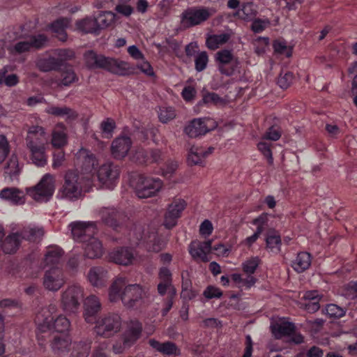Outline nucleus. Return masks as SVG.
Masks as SVG:
<instances>
[{
    "instance_id": "obj_1",
    "label": "nucleus",
    "mask_w": 357,
    "mask_h": 357,
    "mask_svg": "<svg viewBox=\"0 0 357 357\" xmlns=\"http://www.w3.org/2000/svg\"><path fill=\"white\" fill-rule=\"evenodd\" d=\"M73 239L82 243L86 257L90 259L99 258L103 253L100 241L94 234L98 228L96 222L75 221L69 225Z\"/></svg>"
},
{
    "instance_id": "obj_2",
    "label": "nucleus",
    "mask_w": 357,
    "mask_h": 357,
    "mask_svg": "<svg viewBox=\"0 0 357 357\" xmlns=\"http://www.w3.org/2000/svg\"><path fill=\"white\" fill-rule=\"evenodd\" d=\"M126 282L125 278H116L109 287V299L112 302L121 300L126 307L137 309L144 302V290L137 284L126 286Z\"/></svg>"
},
{
    "instance_id": "obj_3",
    "label": "nucleus",
    "mask_w": 357,
    "mask_h": 357,
    "mask_svg": "<svg viewBox=\"0 0 357 357\" xmlns=\"http://www.w3.org/2000/svg\"><path fill=\"white\" fill-rule=\"evenodd\" d=\"M63 250L57 245H52L47 248L43 263L45 266L51 268L46 271L43 284L50 291L59 290L64 284V275L62 268Z\"/></svg>"
},
{
    "instance_id": "obj_4",
    "label": "nucleus",
    "mask_w": 357,
    "mask_h": 357,
    "mask_svg": "<svg viewBox=\"0 0 357 357\" xmlns=\"http://www.w3.org/2000/svg\"><path fill=\"white\" fill-rule=\"evenodd\" d=\"M54 308V307L50 305L48 309L43 308L36 315L35 322L37 325L36 337L38 344L41 346L46 342L43 334L51 330H54L58 333H68L70 326V321L61 314L54 318L51 312Z\"/></svg>"
},
{
    "instance_id": "obj_5",
    "label": "nucleus",
    "mask_w": 357,
    "mask_h": 357,
    "mask_svg": "<svg viewBox=\"0 0 357 357\" xmlns=\"http://www.w3.org/2000/svg\"><path fill=\"white\" fill-rule=\"evenodd\" d=\"M130 159L139 165L156 164L165 176H171L177 168L175 161L169 160L165 162L164 155L158 149H144L141 146L137 147L132 151Z\"/></svg>"
},
{
    "instance_id": "obj_6",
    "label": "nucleus",
    "mask_w": 357,
    "mask_h": 357,
    "mask_svg": "<svg viewBox=\"0 0 357 357\" xmlns=\"http://www.w3.org/2000/svg\"><path fill=\"white\" fill-rule=\"evenodd\" d=\"M26 143L32 162L37 167H45L47 163L45 153L47 139L45 129L38 126H31L28 131Z\"/></svg>"
},
{
    "instance_id": "obj_7",
    "label": "nucleus",
    "mask_w": 357,
    "mask_h": 357,
    "mask_svg": "<svg viewBox=\"0 0 357 357\" xmlns=\"http://www.w3.org/2000/svg\"><path fill=\"white\" fill-rule=\"evenodd\" d=\"M100 217L102 222L112 228L114 231H121L128 236L129 240H131L133 236L137 241H140L143 238V233L139 229L137 231V227L135 228L129 227L130 220L127 218L125 213L116 208H103L100 211Z\"/></svg>"
},
{
    "instance_id": "obj_8",
    "label": "nucleus",
    "mask_w": 357,
    "mask_h": 357,
    "mask_svg": "<svg viewBox=\"0 0 357 357\" xmlns=\"http://www.w3.org/2000/svg\"><path fill=\"white\" fill-rule=\"evenodd\" d=\"M84 57L89 68H101L120 76L130 73V68L128 62L98 54L93 50L86 51Z\"/></svg>"
},
{
    "instance_id": "obj_9",
    "label": "nucleus",
    "mask_w": 357,
    "mask_h": 357,
    "mask_svg": "<svg viewBox=\"0 0 357 357\" xmlns=\"http://www.w3.org/2000/svg\"><path fill=\"white\" fill-rule=\"evenodd\" d=\"M136 195L140 199H146L156 195L162 189L163 183L159 178L139 175L130 181Z\"/></svg>"
},
{
    "instance_id": "obj_10",
    "label": "nucleus",
    "mask_w": 357,
    "mask_h": 357,
    "mask_svg": "<svg viewBox=\"0 0 357 357\" xmlns=\"http://www.w3.org/2000/svg\"><path fill=\"white\" fill-rule=\"evenodd\" d=\"M143 331L141 321L134 319L128 321L126 328L121 339L113 346V351L116 354H120L125 349L130 348L140 338Z\"/></svg>"
},
{
    "instance_id": "obj_11",
    "label": "nucleus",
    "mask_w": 357,
    "mask_h": 357,
    "mask_svg": "<svg viewBox=\"0 0 357 357\" xmlns=\"http://www.w3.org/2000/svg\"><path fill=\"white\" fill-rule=\"evenodd\" d=\"M212 15V10L208 7H189L181 14V26L182 28L187 29L201 25L206 22Z\"/></svg>"
},
{
    "instance_id": "obj_12",
    "label": "nucleus",
    "mask_w": 357,
    "mask_h": 357,
    "mask_svg": "<svg viewBox=\"0 0 357 357\" xmlns=\"http://www.w3.org/2000/svg\"><path fill=\"white\" fill-rule=\"evenodd\" d=\"M84 185H89L85 177L80 175L77 170H68L65 174L62 195L70 199H77Z\"/></svg>"
},
{
    "instance_id": "obj_13",
    "label": "nucleus",
    "mask_w": 357,
    "mask_h": 357,
    "mask_svg": "<svg viewBox=\"0 0 357 357\" xmlns=\"http://www.w3.org/2000/svg\"><path fill=\"white\" fill-rule=\"evenodd\" d=\"M96 321L95 333L103 337L112 336L121 327V318L116 313H109Z\"/></svg>"
},
{
    "instance_id": "obj_14",
    "label": "nucleus",
    "mask_w": 357,
    "mask_h": 357,
    "mask_svg": "<svg viewBox=\"0 0 357 357\" xmlns=\"http://www.w3.org/2000/svg\"><path fill=\"white\" fill-rule=\"evenodd\" d=\"M54 192V178L46 174L34 187L27 189V194L38 202L47 201Z\"/></svg>"
},
{
    "instance_id": "obj_15",
    "label": "nucleus",
    "mask_w": 357,
    "mask_h": 357,
    "mask_svg": "<svg viewBox=\"0 0 357 357\" xmlns=\"http://www.w3.org/2000/svg\"><path fill=\"white\" fill-rule=\"evenodd\" d=\"M76 162L80 166L82 176L85 177L87 184H91L98 165L95 155L87 150L82 149L77 157Z\"/></svg>"
},
{
    "instance_id": "obj_16",
    "label": "nucleus",
    "mask_w": 357,
    "mask_h": 357,
    "mask_svg": "<svg viewBox=\"0 0 357 357\" xmlns=\"http://www.w3.org/2000/svg\"><path fill=\"white\" fill-rule=\"evenodd\" d=\"M47 41V37L43 33L31 35L26 40L16 42L8 50L11 54L20 55L29 52L31 49L42 48Z\"/></svg>"
},
{
    "instance_id": "obj_17",
    "label": "nucleus",
    "mask_w": 357,
    "mask_h": 357,
    "mask_svg": "<svg viewBox=\"0 0 357 357\" xmlns=\"http://www.w3.org/2000/svg\"><path fill=\"white\" fill-rule=\"evenodd\" d=\"M186 206L185 200L176 197L168 204L164 217V225L167 229H172L177 225Z\"/></svg>"
},
{
    "instance_id": "obj_18",
    "label": "nucleus",
    "mask_w": 357,
    "mask_h": 357,
    "mask_svg": "<svg viewBox=\"0 0 357 357\" xmlns=\"http://www.w3.org/2000/svg\"><path fill=\"white\" fill-rule=\"evenodd\" d=\"M96 174L102 185L108 189H113L119 178L120 167L112 162H107L101 165Z\"/></svg>"
},
{
    "instance_id": "obj_19",
    "label": "nucleus",
    "mask_w": 357,
    "mask_h": 357,
    "mask_svg": "<svg viewBox=\"0 0 357 357\" xmlns=\"http://www.w3.org/2000/svg\"><path fill=\"white\" fill-rule=\"evenodd\" d=\"M84 296L83 289L78 285H72L62 294L61 304L66 311L75 312L80 305Z\"/></svg>"
},
{
    "instance_id": "obj_20",
    "label": "nucleus",
    "mask_w": 357,
    "mask_h": 357,
    "mask_svg": "<svg viewBox=\"0 0 357 357\" xmlns=\"http://www.w3.org/2000/svg\"><path fill=\"white\" fill-rule=\"evenodd\" d=\"M217 126L216 123L210 118L194 119L185 128V132L192 138L206 135Z\"/></svg>"
},
{
    "instance_id": "obj_21",
    "label": "nucleus",
    "mask_w": 357,
    "mask_h": 357,
    "mask_svg": "<svg viewBox=\"0 0 357 357\" xmlns=\"http://www.w3.org/2000/svg\"><path fill=\"white\" fill-rule=\"evenodd\" d=\"M215 59L221 74L231 76L234 73L236 59L231 50L223 49L218 51L215 54Z\"/></svg>"
},
{
    "instance_id": "obj_22",
    "label": "nucleus",
    "mask_w": 357,
    "mask_h": 357,
    "mask_svg": "<svg viewBox=\"0 0 357 357\" xmlns=\"http://www.w3.org/2000/svg\"><path fill=\"white\" fill-rule=\"evenodd\" d=\"M271 331L277 339L288 336L290 337L291 341L295 344H300L303 342V336L296 333L294 324L289 321L272 325Z\"/></svg>"
},
{
    "instance_id": "obj_23",
    "label": "nucleus",
    "mask_w": 357,
    "mask_h": 357,
    "mask_svg": "<svg viewBox=\"0 0 357 357\" xmlns=\"http://www.w3.org/2000/svg\"><path fill=\"white\" fill-rule=\"evenodd\" d=\"M212 241L211 240L199 241H192L188 246V252L192 259L207 262L209 261L208 255L211 250Z\"/></svg>"
},
{
    "instance_id": "obj_24",
    "label": "nucleus",
    "mask_w": 357,
    "mask_h": 357,
    "mask_svg": "<svg viewBox=\"0 0 357 357\" xmlns=\"http://www.w3.org/2000/svg\"><path fill=\"white\" fill-rule=\"evenodd\" d=\"M21 242L17 231L5 237L4 228L0 225V252L3 251L5 254H14L19 249Z\"/></svg>"
},
{
    "instance_id": "obj_25",
    "label": "nucleus",
    "mask_w": 357,
    "mask_h": 357,
    "mask_svg": "<svg viewBox=\"0 0 357 357\" xmlns=\"http://www.w3.org/2000/svg\"><path fill=\"white\" fill-rule=\"evenodd\" d=\"M136 252L130 247H117L109 253V259L115 264L128 266L136 260Z\"/></svg>"
},
{
    "instance_id": "obj_26",
    "label": "nucleus",
    "mask_w": 357,
    "mask_h": 357,
    "mask_svg": "<svg viewBox=\"0 0 357 357\" xmlns=\"http://www.w3.org/2000/svg\"><path fill=\"white\" fill-rule=\"evenodd\" d=\"M132 144L130 137L128 136L120 135L115 138L111 146L112 156L118 160L123 159L130 151Z\"/></svg>"
},
{
    "instance_id": "obj_27",
    "label": "nucleus",
    "mask_w": 357,
    "mask_h": 357,
    "mask_svg": "<svg viewBox=\"0 0 357 357\" xmlns=\"http://www.w3.org/2000/svg\"><path fill=\"white\" fill-rule=\"evenodd\" d=\"M264 236V241L267 251L273 255L280 254L282 245L280 231L271 227L266 231Z\"/></svg>"
},
{
    "instance_id": "obj_28",
    "label": "nucleus",
    "mask_w": 357,
    "mask_h": 357,
    "mask_svg": "<svg viewBox=\"0 0 357 357\" xmlns=\"http://www.w3.org/2000/svg\"><path fill=\"white\" fill-rule=\"evenodd\" d=\"M101 303L95 295H90L84 301V317L87 323H93L101 310Z\"/></svg>"
},
{
    "instance_id": "obj_29",
    "label": "nucleus",
    "mask_w": 357,
    "mask_h": 357,
    "mask_svg": "<svg viewBox=\"0 0 357 357\" xmlns=\"http://www.w3.org/2000/svg\"><path fill=\"white\" fill-rule=\"evenodd\" d=\"M87 278L93 286L101 287L106 284L109 279L108 271L104 267L94 266L90 268Z\"/></svg>"
},
{
    "instance_id": "obj_30",
    "label": "nucleus",
    "mask_w": 357,
    "mask_h": 357,
    "mask_svg": "<svg viewBox=\"0 0 357 357\" xmlns=\"http://www.w3.org/2000/svg\"><path fill=\"white\" fill-rule=\"evenodd\" d=\"M213 151L214 148L212 146H209L207 149L192 146L188 153V163L191 165H197L203 166L204 158L211 154Z\"/></svg>"
},
{
    "instance_id": "obj_31",
    "label": "nucleus",
    "mask_w": 357,
    "mask_h": 357,
    "mask_svg": "<svg viewBox=\"0 0 357 357\" xmlns=\"http://www.w3.org/2000/svg\"><path fill=\"white\" fill-rule=\"evenodd\" d=\"M149 344L154 350L160 352L162 355H180V349L176 344L171 341L160 342L155 339H150Z\"/></svg>"
},
{
    "instance_id": "obj_32",
    "label": "nucleus",
    "mask_w": 357,
    "mask_h": 357,
    "mask_svg": "<svg viewBox=\"0 0 357 357\" xmlns=\"http://www.w3.org/2000/svg\"><path fill=\"white\" fill-rule=\"evenodd\" d=\"M45 112L52 116L65 118L66 121H74L77 118V113L66 106L59 107L54 105H48Z\"/></svg>"
},
{
    "instance_id": "obj_33",
    "label": "nucleus",
    "mask_w": 357,
    "mask_h": 357,
    "mask_svg": "<svg viewBox=\"0 0 357 357\" xmlns=\"http://www.w3.org/2000/svg\"><path fill=\"white\" fill-rule=\"evenodd\" d=\"M72 341L69 333H56L51 341V347L56 354L63 353L70 349Z\"/></svg>"
},
{
    "instance_id": "obj_34",
    "label": "nucleus",
    "mask_w": 357,
    "mask_h": 357,
    "mask_svg": "<svg viewBox=\"0 0 357 357\" xmlns=\"http://www.w3.org/2000/svg\"><path fill=\"white\" fill-rule=\"evenodd\" d=\"M21 241L24 240L31 243H38L44 235L42 227H26L17 231Z\"/></svg>"
},
{
    "instance_id": "obj_35",
    "label": "nucleus",
    "mask_w": 357,
    "mask_h": 357,
    "mask_svg": "<svg viewBox=\"0 0 357 357\" xmlns=\"http://www.w3.org/2000/svg\"><path fill=\"white\" fill-rule=\"evenodd\" d=\"M312 263V255L307 252H300L292 261L291 267L297 273H303L309 268Z\"/></svg>"
},
{
    "instance_id": "obj_36",
    "label": "nucleus",
    "mask_w": 357,
    "mask_h": 357,
    "mask_svg": "<svg viewBox=\"0 0 357 357\" xmlns=\"http://www.w3.org/2000/svg\"><path fill=\"white\" fill-rule=\"evenodd\" d=\"M0 197L14 204H22L24 202V194L15 188H7L0 191Z\"/></svg>"
},
{
    "instance_id": "obj_37",
    "label": "nucleus",
    "mask_w": 357,
    "mask_h": 357,
    "mask_svg": "<svg viewBox=\"0 0 357 357\" xmlns=\"http://www.w3.org/2000/svg\"><path fill=\"white\" fill-rule=\"evenodd\" d=\"M258 13V6L252 1L245 2L236 12V15L243 20L250 21Z\"/></svg>"
},
{
    "instance_id": "obj_38",
    "label": "nucleus",
    "mask_w": 357,
    "mask_h": 357,
    "mask_svg": "<svg viewBox=\"0 0 357 357\" xmlns=\"http://www.w3.org/2000/svg\"><path fill=\"white\" fill-rule=\"evenodd\" d=\"M167 243V240L164 236L153 233L146 242L147 250L149 252H159L166 247Z\"/></svg>"
},
{
    "instance_id": "obj_39",
    "label": "nucleus",
    "mask_w": 357,
    "mask_h": 357,
    "mask_svg": "<svg viewBox=\"0 0 357 357\" xmlns=\"http://www.w3.org/2000/svg\"><path fill=\"white\" fill-rule=\"evenodd\" d=\"M37 67L43 72L57 71L61 68V61L55 56H50L40 59L37 61Z\"/></svg>"
},
{
    "instance_id": "obj_40",
    "label": "nucleus",
    "mask_w": 357,
    "mask_h": 357,
    "mask_svg": "<svg viewBox=\"0 0 357 357\" xmlns=\"http://www.w3.org/2000/svg\"><path fill=\"white\" fill-rule=\"evenodd\" d=\"M230 38L231 35L228 33L208 35L206 38V45L209 50H215L226 44Z\"/></svg>"
},
{
    "instance_id": "obj_41",
    "label": "nucleus",
    "mask_w": 357,
    "mask_h": 357,
    "mask_svg": "<svg viewBox=\"0 0 357 357\" xmlns=\"http://www.w3.org/2000/svg\"><path fill=\"white\" fill-rule=\"evenodd\" d=\"M305 301L304 303L305 309L309 313H314L319 310V301L321 297L317 291H307L305 294Z\"/></svg>"
},
{
    "instance_id": "obj_42",
    "label": "nucleus",
    "mask_w": 357,
    "mask_h": 357,
    "mask_svg": "<svg viewBox=\"0 0 357 357\" xmlns=\"http://www.w3.org/2000/svg\"><path fill=\"white\" fill-rule=\"evenodd\" d=\"M68 20L66 18H59L51 23L50 28L52 32L57 34L59 39L61 41L67 40L66 29L68 26Z\"/></svg>"
},
{
    "instance_id": "obj_43",
    "label": "nucleus",
    "mask_w": 357,
    "mask_h": 357,
    "mask_svg": "<svg viewBox=\"0 0 357 357\" xmlns=\"http://www.w3.org/2000/svg\"><path fill=\"white\" fill-rule=\"evenodd\" d=\"M231 280L239 288H244L245 290L250 289L257 281V279L251 275H248L245 278H243L239 273H233L231 275Z\"/></svg>"
},
{
    "instance_id": "obj_44",
    "label": "nucleus",
    "mask_w": 357,
    "mask_h": 357,
    "mask_svg": "<svg viewBox=\"0 0 357 357\" xmlns=\"http://www.w3.org/2000/svg\"><path fill=\"white\" fill-rule=\"evenodd\" d=\"M77 79L73 69L69 66H64V68L60 72L58 84L68 86Z\"/></svg>"
},
{
    "instance_id": "obj_45",
    "label": "nucleus",
    "mask_w": 357,
    "mask_h": 357,
    "mask_svg": "<svg viewBox=\"0 0 357 357\" xmlns=\"http://www.w3.org/2000/svg\"><path fill=\"white\" fill-rule=\"evenodd\" d=\"M91 341L85 340L75 342L73 345V357H89Z\"/></svg>"
},
{
    "instance_id": "obj_46",
    "label": "nucleus",
    "mask_w": 357,
    "mask_h": 357,
    "mask_svg": "<svg viewBox=\"0 0 357 357\" xmlns=\"http://www.w3.org/2000/svg\"><path fill=\"white\" fill-rule=\"evenodd\" d=\"M94 18L100 31L112 24L114 20V15L110 11H99Z\"/></svg>"
},
{
    "instance_id": "obj_47",
    "label": "nucleus",
    "mask_w": 357,
    "mask_h": 357,
    "mask_svg": "<svg viewBox=\"0 0 357 357\" xmlns=\"http://www.w3.org/2000/svg\"><path fill=\"white\" fill-rule=\"evenodd\" d=\"M271 218H275V215L267 212H264L253 219L252 224L256 226V231L259 230L260 234H261L266 229L267 231L269 229L268 222Z\"/></svg>"
},
{
    "instance_id": "obj_48",
    "label": "nucleus",
    "mask_w": 357,
    "mask_h": 357,
    "mask_svg": "<svg viewBox=\"0 0 357 357\" xmlns=\"http://www.w3.org/2000/svg\"><path fill=\"white\" fill-rule=\"evenodd\" d=\"M347 309L341 307L335 303H329L326 305L323 312L329 317L333 319H340L343 317L347 312Z\"/></svg>"
},
{
    "instance_id": "obj_49",
    "label": "nucleus",
    "mask_w": 357,
    "mask_h": 357,
    "mask_svg": "<svg viewBox=\"0 0 357 357\" xmlns=\"http://www.w3.org/2000/svg\"><path fill=\"white\" fill-rule=\"evenodd\" d=\"M78 29L85 33H98V29L95 18L86 17L76 23Z\"/></svg>"
},
{
    "instance_id": "obj_50",
    "label": "nucleus",
    "mask_w": 357,
    "mask_h": 357,
    "mask_svg": "<svg viewBox=\"0 0 357 357\" xmlns=\"http://www.w3.org/2000/svg\"><path fill=\"white\" fill-rule=\"evenodd\" d=\"M260 264L261 259L259 257H252L242 264V268L245 273L252 275Z\"/></svg>"
},
{
    "instance_id": "obj_51",
    "label": "nucleus",
    "mask_w": 357,
    "mask_h": 357,
    "mask_svg": "<svg viewBox=\"0 0 357 357\" xmlns=\"http://www.w3.org/2000/svg\"><path fill=\"white\" fill-rule=\"evenodd\" d=\"M294 79L293 73L282 70L278 77L277 84L281 89H286L291 86Z\"/></svg>"
},
{
    "instance_id": "obj_52",
    "label": "nucleus",
    "mask_w": 357,
    "mask_h": 357,
    "mask_svg": "<svg viewBox=\"0 0 357 357\" xmlns=\"http://www.w3.org/2000/svg\"><path fill=\"white\" fill-rule=\"evenodd\" d=\"M116 5L115 10L117 13L124 15L130 16L133 12V8L128 4L130 0H111Z\"/></svg>"
},
{
    "instance_id": "obj_53",
    "label": "nucleus",
    "mask_w": 357,
    "mask_h": 357,
    "mask_svg": "<svg viewBox=\"0 0 357 357\" xmlns=\"http://www.w3.org/2000/svg\"><path fill=\"white\" fill-rule=\"evenodd\" d=\"M67 143V135L63 130L55 129L52 132V144L54 147L61 148Z\"/></svg>"
},
{
    "instance_id": "obj_54",
    "label": "nucleus",
    "mask_w": 357,
    "mask_h": 357,
    "mask_svg": "<svg viewBox=\"0 0 357 357\" xmlns=\"http://www.w3.org/2000/svg\"><path fill=\"white\" fill-rule=\"evenodd\" d=\"M273 47L275 53L285 55L287 58L292 55V49L287 45L286 41L284 40H274Z\"/></svg>"
},
{
    "instance_id": "obj_55",
    "label": "nucleus",
    "mask_w": 357,
    "mask_h": 357,
    "mask_svg": "<svg viewBox=\"0 0 357 357\" xmlns=\"http://www.w3.org/2000/svg\"><path fill=\"white\" fill-rule=\"evenodd\" d=\"M208 63V55L206 52H198L195 56V68L197 72L204 70Z\"/></svg>"
},
{
    "instance_id": "obj_56",
    "label": "nucleus",
    "mask_w": 357,
    "mask_h": 357,
    "mask_svg": "<svg viewBox=\"0 0 357 357\" xmlns=\"http://www.w3.org/2000/svg\"><path fill=\"white\" fill-rule=\"evenodd\" d=\"M158 117L162 123H166L176 117V110L172 107H161Z\"/></svg>"
},
{
    "instance_id": "obj_57",
    "label": "nucleus",
    "mask_w": 357,
    "mask_h": 357,
    "mask_svg": "<svg viewBox=\"0 0 357 357\" xmlns=\"http://www.w3.org/2000/svg\"><path fill=\"white\" fill-rule=\"evenodd\" d=\"M271 146V144L263 141L259 142L257 144L258 150L263 154L269 165H271L273 163V158Z\"/></svg>"
},
{
    "instance_id": "obj_58",
    "label": "nucleus",
    "mask_w": 357,
    "mask_h": 357,
    "mask_svg": "<svg viewBox=\"0 0 357 357\" xmlns=\"http://www.w3.org/2000/svg\"><path fill=\"white\" fill-rule=\"evenodd\" d=\"M251 25L252 31L255 33H260L264 31L270 24L268 19L255 18Z\"/></svg>"
},
{
    "instance_id": "obj_59",
    "label": "nucleus",
    "mask_w": 357,
    "mask_h": 357,
    "mask_svg": "<svg viewBox=\"0 0 357 357\" xmlns=\"http://www.w3.org/2000/svg\"><path fill=\"white\" fill-rule=\"evenodd\" d=\"M281 130L279 126H271L264 133V135L263 137V139L272 140V141H277L281 137Z\"/></svg>"
},
{
    "instance_id": "obj_60",
    "label": "nucleus",
    "mask_w": 357,
    "mask_h": 357,
    "mask_svg": "<svg viewBox=\"0 0 357 357\" xmlns=\"http://www.w3.org/2000/svg\"><path fill=\"white\" fill-rule=\"evenodd\" d=\"M54 54L57 56V59L61 61V67L64 66V62L70 60L74 57V52L68 49H56Z\"/></svg>"
},
{
    "instance_id": "obj_61",
    "label": "nucleus",
    "mask_w": 357,
    "mask_h": 357,
    "mask_svg": "<svg viewBox=\"0 0 357 357\" xmlns=\"http://www.w3.org/2000/svg\"><path fill=\"white\" fill-rule=\"evenodd\" d=\"M204 296L207 299L220 298L222 296V291L218 287L208 285L203 292Z\"/></svg>"
},
{
    "instance_id": "obj_62",
    "label": "nucleus",
    "mask_w": 357,
    "mask_h": 357,
    "mask_svg": "<svg viewBox=\"0 0 357 357\" xmlns=\"http://www.w3.org/2000/svg\"><path fill=\"white\" fill-rule=\"evenodd\" d=\"M10 152L9 143L5 135H0V163L8 156Z\"/></svg>"
},
{
    "instance_id": "obj_63",
    "label": "nucleus",
    "mask_w": 357,
    "mask_h": 357,
    "mask_svg": "<svg viewBox=\"0 0 357 357\" xmlns=\"http://www.w3.org/2000/svg\"><path fill=\"white\" fill-rule=\"evenodd\" d=\"M202 102L206 105L209 103L218 105L222 103L223 99L214 92H206L203 95Z\"/></svg>"
},
{
    "instance_id": "obj_64",
    "label": "nucleus",
    "mask_w": 357,
    "mask_h": 357,
    "mask_svg": "<svg viewBox=\"0 0 357 357\" xmlns=\"http://www.w3.org/2000/svg\"><path fill=\"white\" fill-rule=\"evenodd\" d=\"M197 95V90L192 86H185L181 92L183 100L188 102L192 101Z\"/></svg>"
}]
</instances>
